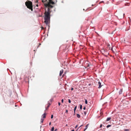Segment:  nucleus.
<instances>
[{"instance_id": "obj_1", "label": "nucleus", "mask_w": 131, "mask_h": 131, "mask_svg": "<svg viewBox=\"0 0 131 131\" xmlns=\"http://www.w3.org/2000/svg\"><path fill=\"white\" fill-rule=\"evenodd\" d=\"M50 13L46 11L45 13L44 22L47 25L49 26L50 23Z\"/></svg>"}, {"instance_id": "obj_2", "label": "nucleus", "mask_w": 131, "mask_h": 131, "mask_svg": "<svg viewBox=\"0 0 131 131\" xmlns=\"http://www.w3.org/2000/svg\"><path fill=\"white\" fill-rule=\"evenodd\" d=\"M25 5L27 8L30 9L31 11H33L32 2L30 1H26L25 3Z\"/></svg>"}, {"instance_id": "obj_3", "label": "nucleus", "mask_w": 131, "mask_h": 131, "mask_svg": "<svg viewBox=\"0 0 131 131\" xmlns=\"http://www.w3.org/2000/svg\"><path fill=\"white\" fill-rule=\"evenodd\" d=\"M51 4L47 3V4H46V7H49V8H52L53 7L52 5H51Z\"/></svg>"}, {"instance_id": "obj_4", "label": "nucleus", "mask_w": 131, "mask_h": 131, "mask_svg": "<svg viewBox=\"0 0 131 131\" xmlns=\"http://www.w3.org/2000/svg\"><path fill=\"white\" fill-rule=\"evenodd\" d=\"M42 2L44 4V6L46 7V4H47L48 1L47 0H42Z\"/></svg>"}, {"instance_id": "obj_5", "label": "nucleus", "mask_w": 131, "mask_h": 131, "mask_svg": "<svg viewBox=\"0 0 131 131\" xmlns=\"http://www.w3.org/2000/svg\"><path fill=\"white\" fill-rule=\"evenodd\" d=\"M48 3L52 4H54V2L52 1V0H49L48 1Z\"/></svg>"}, {"instance_id": "obj_6", "label": "nucleus", "mask_w": 131, "mask_h": 131, "mask_svg": "<svg viewBox=\"0 0 131 131\" xmlns=\"http://www.w3.org/2000/svg\"><path fill=\"white\" fill-rule=\"evenodd\" d=\"M50 105L51 104L50 103H48L47 104V106L46 107V110H47L48 108L49 107Z\"/></svg>"}, {"instance_id": "obj_7", "label": "nucleus", "mask_w": 131, "mask_h": 131, "mask_svg": "<svg viewBox=\"0 0 131 131\" xmlns=\"http://www.w3.org/2000/svg\"><path fill=\"white\" fill-rule=\"evenodd\" d=\"M63 70L62 69L60 71V74H59V75L60 76H61L62 75V74L63 73Z\"/></svg>"}, {"instance_id": "obj_8", "label": "nucleus", "mask_w": 131, "mask_h": 131, "mask_svg": "<svg viewBox=\"0 0 131 131\" xmlns=\"http://www.w3.org/2000/svg\"><path fill=\"white\" fill-rule=\"evenodd\" d=\"M98 85H99V88H100L101 87V83L100 82H98Z\"/></svg>"}, {"instance_id": "obj_9", "label": "nucleus", "mask_w": 131, "mask_h": 131, "mask_svg": "<svg viewBox=\"0 0 131 131\" xmlns=\"http://www.w3.org/2000/svg\"><path fill=\"white\" fill-rule=\"evenodd\" d=\"M46 113H44L42 115V118H46Z\"/></svg>"}, {"instance_id": "obj_10", "label": "nucleus", "mask_w": 131, "mask_h": 131, "mask_svg": "<svg viewBox=\"0 0 131 131\" xmlns=\"http://www.w3.org/2000/svg\"><path fill=\"white\" fill-rule=\"evenodd\" d=\"M122 89H120V91H119V94H122Z\"/></svg>"}, {"instance_id": "obj_11", "label": "nucleus", "mask_w": 131, "mask_h": 131, "mask_svg": "<svg viewBox=\"0 0 131 131\" xmlns=\"http://www.w3.org/2000/svg\"><path fill=\"white\" fill-rule=\"evenodd\" d=\"M89 124H87L86 126H85V128L84 129V130L83 131H85V130L88 127V126Z\"/></svg>"}, {"instance_id": "obj_12", "label": "nucleus", "mask_w": 131, "mask_h": 131, "mask_svg": "<svg viewBox=\"0 0 131 131\" xmlns=\"http://www.w3.org/2000/svg\"><path fill=\"white\" fill-rule=\"evenodd\" d=\"M111 119V117H108L106 121H109Z\"/></svg>"}, {"instance_id": "obj_13", "label": "nucleus", "mask_w": 131, "mask_h": 131, "mask_svg": "<svg viewBox=\"0 0 131 131\" xmlns=\"http://www.w3.org/2000/svg\"><path fill=\"white\" fill-rule=\"evenodd\" d=\"M50 8H49V7H48V11L47 12H49L50 13Z\"/></svg>"}, {"instance_id": "obj_14", "label": "nucleus", "mask_w": 131, "mask_h": 131, "mask_svg": "<svg viewBox=\"0 0 131 131\" xmlns=\"http://www.w3.org/2000/svg\"><path fill=\"white\" fill-rule=\"evenodd\" d=\"M77 117L78 118H80V116L79 114H77Z\"/></svg>"}, {"instance_id": "obj_15", "label": "nucleus", "mask_w": 131, "mask_h": 131, "mask_svg": "<svg viewBox=\"0 0 131 131\" xmlns=\"http://www.w3.org/2000/svg\"><path fill=\"white\" fill-rule=\"evenodd\" d=\"M77 106H76L75 107L74 109V113H75V110L76 109V108H77Z\"/></svg>"}, {"instance_id": "obj_16", "label": "nucleus", "mask_w": 131, "mask_h": 131, "mask_svg": "<svg viewBox=\"0 0 131 131\" xmlns=\"http://www.w3.org/2000/svg\"><path fill=\"white\" fill-rule=\"evenodd\" d=\"M44 119L42 118L41 120V123H42L43 122V121Z\"/></svg>"}, {"instance_id": "obj_17", "label": "nucleus", "mask_w": 131, "mask_h": 131, "mask_svg": "<svg viewBox=\"0 0 131 131\" xmlns=\"http://www.w3.org/2000/svg\"><path fill=\"white\" fill-rule=\"evenodd\" d=\"M54 130V127H53L52 128H51V131H53Z\"/></svg>"}, {"instance_id": "obj_18", "label": "nucleus", "mask_w": 131, "mask_h": 131, "mask_svg": "<svg viewBox=\"0 0 131 131\" xmlns=\"http://www.w3.org/2000/svg\"><path fill=\"white\" fill-rule=\"evenodd\" d=\"M111 126V125H108L107 126V128H108L110 126Z\"/></svg>"}, {"instance_id": "obj_19", "label": "nucleus", "mask_w": 131, "mask_h": 131, "mask_svg": "<svg viewBox=\"0 0 131 131\" xmlns=\"http://www.w3.org/2000/svg\"><path fill=\"white\" fill-rule=\"evenodd\" d=\"M82 108V105H81L80 106V108L81 110Z\"/></svg>"}, {"instance_id": "obj_20", "label": "nucleus", "mask_w": 131, "mask_h": 131, "mask_svg": "<svg viewBox=\"0 0 131 131\" xmlns=\"http://www.w3.org/2000/svg\"><path fill=\"white\" fill-rule=\"evenodd\" d=\"M85 103L86 104H87L88 103V102H87V100H85Z\"/></svg>"}, {"instance_id": "obj_21", "label": "nucleus", "mask_w": 131, "mask_h": 131, "mask_svg": "<svg viewBox=\"0 0 131 131\" xmlns=\"http://www.w3.org/2000/svg\"><path fill=\"white\" fill-rule=\"evenodd\" d=\"M68 102L70 103H71V101L69 99H68Z\"/></svg>"}, {"instance_id": "obj_22", "label": "nucleus", "mask_w": 131, "mask_h": 131, "mask_svg": "<svg viewBox=\"0 0 131 131\" xmlns=\"http://www.w3.org/2000/svg\"><path fill=\"white\" fill-rule=\"evenodd\" d=\"M124 131H129V129H125Z\"/></svg>"}, {"instance_id": "obj_23", "label": "nucleus", "mask_w": 131, "mask_h": 131, "mask_svg": "<svg viewBox=\"0 0 131 131\" xmlns=\"http://www.w3.org/2000/svg\"><path fill=\"white\" fill-rule=\"evenodd\" d=\"M53 115H51V118H53Z\"/></svg>"}, {"instance_id": "obj_24", "label": "nucleus", "mask_w": 131, "mask_h": 131, "mask_svg": "<svg viewBox=\"0 0 131 131\" xmlns=\"http://www.w3.org/2000/svg\"><path fill=\"white\" fill-rule=\"evenodd\" d=\"M68 110H66V113H68Z\"/></svg>"}, {"instance_id": "obj_25", "label": "nucleus", "mask_w": 131, "mask_h": 131, "mask_svg": "<svg viewBox=\"0 0 131 131\" xmlns=\"http://www.w3.org/2000/svg\"><path fill=\"white\" fill-rule=\"evenodd\" d=\"M58 105H59V106L60 105V102H59L58 103Z\"/></svg>"}, {"instance_id": "obj_26", "label": "nucleus", "mask_w": 131, "mask_h": 131, "mask_svg": "<svg viewBox=\"0 0 131 131\" xmlns=\"http://www.w3.org/2000/svg\"><path fill=\"white\" fill-rule=\"evenodd\" d=\"M61 102L62 103H63V99H62L61 100Z\"/></svg>"}, {"instance_id": "obj_27", "label": "nucleus", "mask_w": 131, "mask_h": 131, "mask_svg": "<svg viewBox=\"0 0 131 131\" xmlns=\"http://www.w3.org/2000/svg\"><path fill=\"white\" fill-rule=\"evenodd\" d=\"M102 124H101V125H100V128H101V127H102Z\"/></svg>"}, {"instance_id": "obj_28", "label": "nucleus", "mask_w": 131, "mask_h": 131, "mask_svg": "<svg viewBox=\"0 0 131 131\" xmlns=\"http://www.w3.org/2000/svg\"><path fill=\"white\" fill-rule=\"evenodd\" d=\"M85 108H85V107H84L83 108V110H85Z\"/></svg>"}, {"instance_id": "obj_29", "label": "nucleus", "mask_w": 131, "mask_h": 131, "mask_svg": "<svg viewBox=\"0 0 131 131\" xmlns=\"http://www.w3.org/2000/svg\"><path fill=\"white\" fill-rule=\"evenodd\" d=\"M78 125H77L75 127V128H76L77 127H78Z\"/></svg>"}, {"instance_id": "obj_30", "label": "nucleus", "mask_w": 131, "mask_h": 131, "mask_svg": "<svg viewBox=\"0 0 131 131\" xmlns=\"http://www.w3.org/2000/svg\"><path fill=\"white\" fill-rule=\"evenodd\" d=\"M51 122H50V123H49V125H51Z\"/></svg>"}, {"instance_id": "obj_31", "label": "nucleus", "mask_w": 131, "mask_h": 131, "mask_svg": "<svg viewBox=\"0 0 131 131\" xmlns=\"http://www.w3.org/2000/svg\"><path fill=\"white\" fill-rule=\"evenodd\" d=\"M71 90H73V88H71Z\"/></svg>"}, {"instance_id": "obj_32", "label": "nucleus", "mask_w": 131, "mask_h": 131, "mask_svg": "<svg viewBox=\"0 0 131 131\" xmlns=\"http://www.w3.org/2000/svg\"><path fill=\"white\" fill-rule=\"evenodd\" d=\"M57 131V129H56L54 131Z\"/></svg>"}, {"instance_id": "obj_33", "label": "nucleus", "mask_w": 131, "mask_h": 131, "mask_svg": "<svg viewBox=\"0 0 131 131\" xmlns=\"http://www.w3.org/2000/svg\"><path fill=\"white\" fill-rule=\"evenodd\" d=\"M41 28L42 29H44V28L43 27H41Z\"/></svg>"}, {"instance_id": "obj_34", "label": "nucleus", "mask_w": 131, "mask_h": 131, "mask_svg": "<svg viewBox=\"0 0 131 131\" xmlns=\"http://www.w3.org/2000/svg\"><path fill=\"white\" fill-rule=\"evenodd\" d=\"M71 131H74V129L72 130Z\"/></svg>"}, {"instance_id": "obj_35", "label": "nucleus", "mask_w": 131, "mask_h": 131, "mask_svg": "<svg viewBox=\"0 0 131 131\" xmlns=\"http://www.w3.org/2000/svg\"><path fill=\"white\" fill-rule=\"evenodd\" d=\"M84 113V114H85V115H86V112H85Z\"/></svg>"}, {"instance_id": "obj_36", "label": "nucleus", "mask_w": 131, "mask_h": 131, "mask_svg": "<svg viewBox=\"0 0 131 131\" xmlns=\"http://www.w3.org/2000/svg\"><path fill=\"white\" fill-rule=\"evenodd\" d=\"M82 126V125H81V126L80 127H81V126Z\"/></svg>"}, {"instance_id": "obj_37", "label": "nucleus", "mask_w": 131, "mask_h": 131, "mask_svg": "<svg viewBox=\"0 0 131 131\" xmlns=\"http://www.w3.org/2000/svg\"><path fill=\"white\" fill-rule=\"evenodd\" d=\"M64 74H63V75H62V77H63V76H64Z\"/></svg>"}]
</instances>
